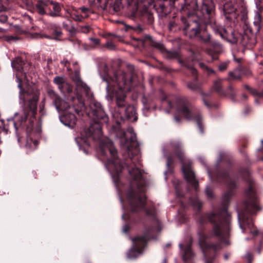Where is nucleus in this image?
I'll list each match as a JSON object with an SVG mask.
<instances>
[{
    "instance_id": "obj_13",
    "label": "nucleus",
    "mask_w": 263,
    "mask_h": 263,
    "mask_svg": "<svg viewBox=\"0 0 263 263\" xmlns=\"http://www.w3.org/2000/svg\"><path fill=\"white\" fill-rule=\"evenodd\" d=\"M214 6L212 2L209 0L203 1L201 7V11L203 14H212Z\"/></svg>"
},
{
    "instance_id": "obj_3",
    "label": "nucleus",
    "mask_w": 263,
    "mask_h": 263,
    "mask_svg": "<svg viewBox=\"0 0 263 263\" xmlns=\"http://www.w3.org/2000/svg\"><path fill=\"white\" fill-rule=\"evenodd\" d=\"M246 195L248 201L246 203L245 211L238 214V219L240 227L242 229V225L248 226L251 227V220H250L248 214H253L255 211L259 209L256 196L253 186L251 185L246 192Z\"/></svg>"
},
{
    "instance_id": "obj_29",
    "label": "nucleus",
    "mask_w": 263,
    "mask_h": 263,
    "mask_svg": "<svg viewBox=\"0 0 263 263\" xmlns=\"http://www.w3.org/2000/svg\"><path fill=\"white\" fill-rule=\"evenodd\" d=\"M261 17L258 11H256L254 15V24L259 30L260 27Z\"/></svg>"
},
{
    "instance_id": "obj_54",
    "label": "nucleus",
    "mask_w": 263,
    "mask_h": 263,
    "mask_svg": "<svg viewBox=\"0 0 263 263\" xmlns=\"http://www.w3.org/2000/svg\"><path fill=\"white\" fill-rule=\"evenodd\" d=\"M80 107L81 108V110H83V109L85 108L84 103L82 102V103H80Z\"/></svg>"
},
{
    "instance_id": "obj_11",
    "label": "nucleus",
    "mask_w": 263,
    "mask_h": 263,
    "mask_svg": "<svg viewBox=\"0 0 263 263\" xmlns=\"http://www.w3.org/2000/svg\"><path fill=\"white\" fill-rule=\"evenodd\" d=\"M199 243L203 251L207 248H213L217 250L221 248L220 245H208L206 242L207 236L203 233L199 232Z\"/></svg>"
},
{
    "instance_id": "obj_45",
    "label": "nucleus",
    "mask_w": 263,
    "mask_h": 263,
    "mask_svg": "<svg viewBox=\"0 0 263 263\" xmlns=\"http://www.w3.org/2000/svg\"><path fill=\"white\" fill-rule=\"evenodd\" d=\"M206 193L207 195L209 197H212V196H213L212 191L210 190V189L209 187L206 188Z\"/></svg>"
},
{
    "instance_id": "obj_37",
    "label": "nucleus",
    "mask_w": 263,
    "mask_h": 263,
    "mask_svg": "<svg viewBox=\"0 0 263 263\" xmlns=\"http://www.w3.org/2000/svg\"><path fill=\"white\" fill-rule=\"evenodd\" d=\"M187 86L190 89L192 90H196L198 88V86L197 84L192 82L189 83L187 85Z\"/></svg>"
},
{
    "instance_id": "obj_47",
    "label": "nucleus",
    "mask_w": 263,
    "mask_h": 263,
    "mask_svg": "<svg viewBox=\"0 0 263 263\" xmlns=\"http://www.w3.org/2000/svg\"><path fill=\"white\" fill-rule=\"evenodd\" d=\"M232 90H233V87L231 86H229L227 90V94L228 95L231 96L232 97H233L234 95L233 93H232V94L230 93V92L232 91Z\"/></svg>"
},
{
    "instance_id": "obj_21",
    "label": "nucleus",
    "mask_w": 263,
    "mask_h": 263,
    "mask_svg": "<svg viewBox=\"0 0 263 263\" xmlns=\"http://www.w3.org/2000/svg\"><path fill=\"white\" fill-rule=\"evenodd\" d=\"M197 37L199 41L202 43L208 44L211 42L210 34L206 31L200 32Z\"/></svg>"
},
{
    "instance_id": "obj_5",
    "label": "nucleus",
    "mask_w": 263,
    "mask_h": 263,
    "mask_svg": "<svg viewBox=\"0 0 263 263\" xmlns=\"http://www.w3.org/2000/svg\"><path fill=\"white\" fill-rule=\"evenodd\" d=\"M170 146L182 163V171L185 179L194 185L196 189L197 181L195 179L194 174L191 170L190 162L187 161V164L185 163V158L182 150L181 144L179 142H175L171 143Z\"/></svg>"
},
{
    "instance_id": "obj_30",
    "label": "nucleus",
    "mask_w": 263,
    "mask_h": 263,
    "mask_svg": "<svg viewBox=\"0 0 263 263\" xmlns=\"http://www.w3.org/2000/svg\"><path fill=\"white\" fill-rule=\"evenodd\" d=\"M231 4L229 3L224 5V9L228 11V13H232L237 11V8L235 5H233L232 8H231Z\"/></svg>"
},
{
    "instance_id": "obj_1",
    "label": "nucleus",
    "mask_w": 263,
    "mask_h": 263,
    "mask_svg": "<svg viewBox=\"0 0 263 263\" xmlns=\"http://www.w3.org/2000/svg\"><path fill=\"white\" fill-rule=\"evenodd\" d=\"M99 155L106 161L105 165L113 177H118L123 169V165L118 159L117 151L112 141L105 139L100 143Z\"/></svg>"
},
{
    "instance_id": "obj_17",
    "label": "nucleus",
    "mask_w": 263,
    "mask_h": 263,
    "mask_svg": "<svg viewBox=\"0 0 263 263\" xmlns=\"http://www.w3.org/2000/svg\"><path fill=\"white\" fill-rule=\"evenodd\" d=\"M48 6V2H44L43 0H40L36 5V8L39 14L43 15L46 13V8Z\"/></svg>"
},
{
    "instance_id": "obj_50",
    "label": "nucleus",
    "mask_w": 263,
    "mask_h": 263,
    "mask_svg": "<svg viewBox=\"0 0 263 263\" xmlns=\"http://www.w3.org/2000/svg\"><path fill=\"white\" fill-rule=\"evenodd\" d=\"M61 63L63 64L65 66H67V64H69V62L68 60H64L63 61L61 62Z\"/></svg>"
},
{
    "instance_id": "obj_19",
    "label": "nucleus",
    "mask_w": 263,
    "mask_h": 263,
    "mask_svg": "<svg viewBox=\"0 0 263 263\" xmlns=\"http://www.w3.org/2000/svg\"><path fill=\"white\" fill-rule=\"evenodd\" d=\"M74 80L77 82V85L78 87H82V88L85 91L88 92L89 88L87 86V85L85 83H83L81 80L79 74V70H76Z\"/></svg>"
},
{
    "instance_id": "obj_12",
    "label": "nucleus",
    "mask_w": 263,
    "mask_h": 263,
    "mask_svg": "<svg viewBox=\"0 0 263 263\" xmlns=\"http://www.w3.org/2000/svg\"><path fill=\"white\" fill-rule=\"evenodd\" d=\"M92 114L95 118L100 123H107L108 118L106 115L101 106H99L95 109H93Z\"/></svg>"
},
{
    "instance_id": "obj_52",
    "label": "nucleus",
    "mask_w": 263,
    "mask_h": 263,
    "mask_svg": "<svg viewBox=\"0 0 263 263\" xmlns=\"http://www.w3.org/2000/svg\"><path fill=\"white\" fill-rule=\"evenodd\" d=\"M163 103H166L169 106H170V107H172V104L170 101H165V100H164L163 101Z\"/></svg>"
},
{
    "instance_id": "obj_22",
    "label": "nucleus",
    "mask_w": 263,
    "mask_h": 263,
    "mask_svg": "<svg viewBox=\"0 0 263 263\" xmlns=\"http://www.w3.org/2000/svg\"><path fill=\"white\" fill-rule=\"evenodd\" d=\"M49 6L50 5H52V9L53 11L50 12L49 15L52 17H56L59 15V13L61 11V8L60 5L57 3L53 2L52 1L48 2Z\"/></svg>"
},
{
    "instance_id": "obj_8",
    "label": "nucleus",
    "mask_w": 263,
    "mask_h": 263,
    "mask_svg": "<svg viewBox=\"0 0 263 263\" xmlns=\"http://www.w3.org/2000/svg\"><path fill=\"white\" fill-rule=\"evenodd\" d=\"M133 240L134 247L129 251L127 254V257L129 259L135 258L141 253L142 250L146 245L147 239L146 236H143L136 237Z\"/></svg>"
},
{
    "instance_id": "obj_53",
    "label": "nucleus",
    "mask_w": 263,
    "mask_h": 263,
    "mask_svg": "<svg viewBox=\"0 0 263 263\" xmlns=\"http://www.w3.org/2000/svg\"><path fill=\"white\" fill-rule=\"evenodd\" d=\"M171 162H172L171 158V157H168V158H167V165L168 166L170 165Z\"/></svg>"
},
{
    "instance_id": "obj_23",
    "label": "nucleus",
    "mask_w": 263,
    "mask_h": 263,
    "mask_svg": "<svg viewBox=\"0 0 263 263\" xmlns=\"http://www.w3.org/2000/svg\"><path fill=\"white\" fill-rule=\"evenodd\" d=\"M12 66L17 71H21L23 68L24 62L21 58H17L11 63Z\"/></svg>"
},
{
    "instance_id": "obj_55",
    "label": "nucleus",
    "mask_w": 263,
    "mask_h": 263,
    "mask_svg": "<svg viewBox=\"0 0 263 263\" xmlns=\"http://www.w3.org/2000/svg\"><path fill=\"white\" fill-rule=\"evenodd\" d=\"M71 118H72V123L74 124L76 123V119L74 115H72Z\"/></svg>"
},
{
    "instance_id": "obj_27",
    "label": "nucleus",
    "mask_w": 263,
    "mask_h": 263,
    "mask_svg": "<svg viewBox=\"0 0 263 263\" xmlns=\"http://www.w3.org/2000/svg\"><path fill=\"white\" fill-rule=\"evenodd\" d=\"M193 256V254L191 250V245L189 244L184 250L183 254V259L184 261H186L188 259H191Z\"/></svg>"
},
{
    "instance_id": "obj_51",
    "label": "nucleus",
    "mask_w": 263,
    "mask_h": 263,
    "mask_svg": "<svg viewBox=\"0 0 263 263\" xmlns=\"http://www.w3.org/2000/svg\"><path fill=\"white\" fill-rule=\"evenodd\" d=\"M95 126L97 128V132H100V130H101V127H100L99 124H96V125Z\"/></svg>"
},
{
    "instance_id": "obj_46",
    "label": "nucleus",
    "mask_w": 263,
    "mask_h": 263,
    "mask_svg": "<svg viewBox=\"0 0 263 263\" xmlns=\"http://www.w3.org/2000/svg\"><path fill=\"white\" fill-rule=\"evenodd\" d=\"M101 0H89V2L91 4H99L101 3Z\"/></svg>"
},
{
    "instance_id": "obj_15",
    "label": "nucleus",
    "mask_w": 263,
    "mask_h": 263,
    "mask_svg": "<svg viewBox=\"0 0 263 263\" xmlns=\"http://www.w3.org/2000/svg\"><path fill=\"white\" fill-rule=\"evenodd\" d=\"M128 4L129 6H133L136 9L139 7L140 3H144V6H151L153 4V0H127Z\"/></svg>"
},
{
    "instance_id": "obj_41",
    "label": "nucleus",
    "mask_w": 263,
    "mask_h": 263,
    "mask_svg": "<svg viewBox=\"0 0 263 263\" xmlns=\"http://www.w3.org/2000/svg\"><path fill=\"white\" fill-rule=\"evenodd\" d=\"M227 66H228V64L227 63H223L220 64L219 65L218 67H219V69L220 70L222 71V70H225L227 68Z\"/></svg>"
},
{
    "instance_id": "obj_39",
    "label": "nucleus",
    "mask_w": 263,
    "mask_h": 263,
    "mask_svg": "<svg viewBox=\"0 0 263 263\" xmlns=\"http://www.w3.org/2000/svg\"><path fill=\"white\" fill-rule=\"evenodd\" d=\"M199 66L201 68H205L206 69V70L209 72V73H214V70H213L212 69H210V68H209L208 67H207L205 64L203 63H199Z\"/></svg>"
},
{
    "instance_id": "obj_10",
    "label": "nucleus",
    "mask_w": 263,
    "mask_h": 263,
    "mask_svg": "<svg viewBox=\"0 0 263 263\" xmlns=\"http://www.w3.org/2000/svg\"><path fill=\"white\" fill-rule=\"evenodd\" d=\"M27 132H30V134H28L26 139V143L25 144V147L28 149L29 152L32 150L35 149L38 145V141L36 139H33L32 136H36L37 137L39 135L40 130L37 132H34L30 131L29 127H27Z\"/></svg>"
},
{
    "instance_id": "obj_60",
    "label": "nucleus",
    "mask_w": 263,
    "mask_h": 263,
    "mask_svg": "<svg viewBox=\"0 0 263 263\" xmlns=\"http://www.w3.org/2000/svg\"><path fill=\"white\" fill-rule=\"evenodd\" d=\"M0 31L4 32H5V30L4 29L0 28Z\"/></svg>"
},
{
    "instance_id": "obj_61",
    "label": "nucleus",
    "mask_w": 263,
    "mask_h": 263,
    "mask_svg": "<svg viewBox=\"0 0 263 263\" xmlns=\"http://www.w3.org/2000/svg\"><path fill=\"white\" fill-rule=\"evenodd\" d=\"M204 103L206 106H209L208 103L205 100H204Z\"/></svg>"
},
{
    "instance_id": "obj_56",
    "label": "nucleus",
    "mask_w": 263,
    "mask_h": 263,
    "mask_svg": "<svg viewBox=\"0 0 263 263\" xmlns=\"http://www.w3.org/2000/svg\"><path fill=\"white\" fill-rule=\"evenodd\" d=\"M251 233H253V234L254 235H256L257 234V233H258V232L257 231L255 230V231H251Z\"/></svg>"
},
{
    "instance_id": "obj_58",
    "label": "nucleus",
    "mask_w": 263,
    "mask_h": 263,
    "mask_svg": "<svg viewBox=\"0 0 263 263\" xmlns=\"http://www.w3.org/2000/svg\"><path fill=\"white\" fill-rule=\"evenodd\" d=\"M175 120L177 122H179L180 121V119H179V118L178 117H175Z\"/></svg>"
},
{
    "instance_id": "obj_34",
    "label": "nucleus",
    "mask_w": 263,
    "mask_h": 263,
    "mask_svg": "<svg viewBox=\"0 0 263 263\" xmlns=\"http://www.w3.org/2000/svg\"><path fill=\"white\" fill-rule=\"evenodd\" d=\"M221 79H217L214 83V89L218 92H220L221 91Z\"/></svg>"
},
{
    "instance_id": "obj_4",
    "label": "nucleus",
    "mask_w": 263,
    "mask_h": 263,
    "mask_svg": "<svg viewBox=\"0 0 263 263\" xmlns=\"http://www.w3.org/2000/svg\"><path fill=\"white\" fill-rule=\"evenodd\" d=\"M124 78V76L117 77L116 79V84L114 85L107 82L106 90L108 92L112 91L115 95L117 104L120 107L125 105V93L130 89L128 83L125 81Z\"/></svg>"
},
{
    "instance_id": "obj_35",
    "label": "nucleus",
    "mask_w": 263,
    "mask_h": 263,
    "mask_svg": "<svg viewBox=\"0 0 263 263\" xmlns=\"http://www.w3.org/2000/svg\"><path fill=\"white\" fill-rule=\"evenodd\" d=\"M79 10L80 12V13L82 15H85V14H86L87 17H88L89 14L91 13V10L85 7H81L79 9Z\"/></svg>"
},
{
    "instance_id": "obj_48",
    "label": "nucleus",
    "mask_w": 263,
    "mask_h": 263,
    "mask_svg": "<svg viewBox=\"0 0 263 263\" xmlns=\"http://www.w3.org/2000/svg\"><path fill=\"white\" fill-rule=\"evenodd\" d=\"M90 40L93 42L95 45H98L100 43V41L98 39L91 38Z\"/></svg>"
},
{
    "instance_id": "obj_44",
    "label": "nucleus",
    "mask_w": 263,
    "mask_h": 263,
    "mask_svg": "<svg viewBox=\"0 0 263 263\" xmlns=\"http://www.w3.org/2000/svg\"><path fill=\"white\" fill-rule=\"evenodd\" d=\"M196 121L197 122V123L199 126V128L200 129L201 132H202V130L201 129V118L200 117H198L196 119Z\"/></svg>"
},
{
    "instance_id": "obj_2",
    "label": "nucleus",
    "mask_w": 263,
    "mask_h": 263,
    "mask_svg": "<svg viewBox=\"0 0 263 263\" xmlns=\"http://www.w3.org/2000/svg\"><path fill=\"white\" fill-rule=\"evenodd\" d=\"M208 218L214 223L212 235L218 237L224 246L229 245L230 242L228 238L231 230L230 215L224 210L219 214L211 213L208 216Z\"/></svg>"
},
{
    "instance_id": "obj_32",
    "label": "nucleus",
    "mask_w": 263,
    "mask_h": 263,
    "mask_svg": "<svg viewBox=\"0 0 263 263\" xmlns=\"http://www.w3.org/2000/svg\"><path fill=\"white\" fill-rule=\"evenodd\" d=\"M122 7L121 0H116L113 5V9L115 11L118 12L121 9Z\"/></svg>"
},
{
    "instance_id": "obj_6",
    "label": "nucleus",
    "mask_w": 263,
    "mask_h": 263,
    "mask_svg": "<svg viewBox=\"0 0 263 263\" xmlns=\"http://www.w3.org/2000/svg\"><path fill=\"white\" fill-rule=\"evenodd\" d=\"M22 91H20V99L24 101L26 99H28V102L27 106H26L25 110V117L22 118V122L25 120L27 117L29 115L34 117L36 113L37 108V102L39 99V97L36 95H34L31 99L28 98L29 95L28 92H24L23 96H22Z\"/></svg>"
},
{
    "instance_id": "obj_43",
    "label": "nucleus",
    "mask_w": 263,
    "mask_h": 263,
    "mask_svg": "<svg viewBox=\"0 0 263 263\" xmlns=\"http://www.w3.org/2000/svg\"><path fill=\"white\" fill-rule=\"evenodd\" d=\"M187 68L189 69V70L191 71V72L193 75H196L197 74V71L192 66H187Z\"/></svg>"
},
{
    "instance_id": "obj_59",
    "label": "nucleus",
    "mask_w": 263,
    "mask_h": 263,
    "mask_svg": "<svg viewBox=\"0 0 263 263\" xmlns=\"http://www.w3.org/2000/svg\"><path fill=\"white\" fill-rule=\"evenodd\" d=\"M179 247H180V248L181 249H182V248H183V245H182V244H181V243H180V244H179Z\"/></svg>"
},
{
    "instance_id": "obj_63",
    "label": "nucleus",
    "mask_w": 263,
    "mask_h": 263,
    "mask_svg": "<svg viewBox=\"0 0 263 263\" xmlns=\"http://www.w3.org/2000/svg\"><path fill=\"white\" fill-rule=\"evenodd\" d=\"M178 62L180 63H182V61L180 60V59L178 60Z\"/></svg>"
},
{
    "instance_id": "obj_28",
    "label": "nucleus",
    "mask_w": 263,
    "mask_h": 263,
    "mask_svg": "<svg viewBox=\"0 0 263 263\" xmlns=\"http://www.w3.org/2000/svg\"><path fill=\"white\" fill-rule=\"evenodd\" d=\"M49 27L52 30L53 34L56 37H58L61 35L62 31L61 29L58 27V26L54 24H51L49 25Z\"/></svg>"
},
{
    "instance_id": "obj_31",
    "label": "nucleus",
    "mask_w": 263,
    "mask_h": 263,
    "mask_svg": "<svg viewBox=\"0 0 263 263\" xmlns=\"http://www.w3.org/2000/svg\"><path fill=\"white\" fill-rule=\"evenodd\" d=\"M63 27L68 31L73 32L74 28L72 26L70 21H67L63 23Z\"/></svg>"
},
{
    "instance_id": "obj_20",
    "label": "nucleus",
    "mask_w": 263,
    "mask_h": 263,
    "mask_svg": "<svg viewBox=\"0 0 263 263\" xmlns=\"http://www.w3.org/2000/svg\"><path fill=\"white\" fill-rule=\"evenodd\" d=\"M184 30L185 31L186 35H187L190 38H193L196 36L197 37L198 34L200 32L198 26L191 29H190L189 27L186 26L185 27Z\"/></svg>"
},
{
    "instance_id": "obj_49",
    "label": "nucleus",
    "mask_w": 263,
    "mask_h": 263,
    "mask_svg": "<svg viewBox=\"0 0 263 263\" xmlns=\"http://www.w3.org/2000/svg\"><path fill=\"white\" fill-rule=\"evenodd\" d=\"M171 57L175 58H179V55L177 52H174L172 54Z\"/></svg>"
},
{
    "instance_id": "obj_33",
    "label": "nucleus",
    "mask_w": 263,
    "mask_h": 263,
    "mask_svg": "<svg viewBox=\"0 0 263 263\" xmlns=\"http://www.w3.org/2000/svg\"><path fill=\"white\" fill-rule=\"evenodd\" d=\"M91 29V28L89 25L81 26L79 28V31L84 33H88L90 31Z\"/></svg>"
},
{
    "instance_id": "obj_62",
    "label": "nucleus",
    "mask_w": 263,
    "mask_h": 263,
    "mask_svg": "<svg viewBox=\"0 0 263 263\" xmlns=\"http://www.w3.org/2000/svg\"><path fill=\"white\" fill-rule=\"evenodd\" d=\"M18 87L21 89H22V86H21V83H19L18 84Z\"/></svg>"
},
{
    "instance_id": "obj_16",
    "label": "nucleus",
    "mask_w": 263,
    "mask_h": 263,
    "mask_svg": "<svg viewBox=\"0 0 263 263\" xmlns=\"http://www.w3.org/2000/svg\"><path fill=\"white\" fill-rule=\"evenodd\" d=\"M93 128V126L91 125L87 130L82 131L81 134V137L76 138L77 142L79 143L80 140H82L84 142H86V139L92 135L93 132L92 130Z\"/></svg>"
},
{
    "instance_id": "obj_36",
    "label": "nucleus",
    "mask_w": 263,
    "mask_h": 263,
    "mask_svg": "<svg viewBox=\"0 0 263 263\" xmlns=\"http://www.w3.org/2000/svg\"><path fill=\"white\" fill-rule=\"evenodd\" d=\"M53 81L56 84L60 85L65 82V79L62 77H56Z\"/></svg>"
},
{
    "instance_id": "obj_40",
    "label": "nucleus",
    "mask_w": 263,
    "mask_h": 263,
    "mask_svg": "<svg viewBox=\"0 0 263 263\" xmlns=\"http://www.w3.org/2000/svg\"><path fill=\"white\" fill-rule=\"evenodd\" d=\"M106 47L109 50H113L115 48V45L111 42L106 43Z\"/></svg>"
},
{
    "instance_id": "obj_18",
    "label": "nucleus",
    "mask_w": 263,
    "mask_h": 263,
    "mask_svg": "<svg viewBox=\"0 0 263 263\" xmlns=\"http://www.w3.org/2000/svg\"><path fill=\"white\" fill-rule=\"evenodd\" d=\"M178 112L186 119H191L192 118L191 112L185 104L180 105L178 109Z\"/></svg>"
},
{
    "instance_id": "obj_25",
    "label": "nucleus",
    "mask_w": 263,
    "mask_h": 263,
    "mask_svg": "<svg viewBox=\"0 0 263 263\" xmlns=\"http://www.w3.org/2000/svg\"><path fill=\"white\" fill-rule=\"evenodd\" d=\"M129 174L134 180H140L141 177V173L140 170L137 168H133L128 171Z\"/></svg>"
},
{
    "instance_id": "obj_26",
    "label": "nucleus",
    "mask_w": 263,
    "mask_h": 263,
    "mask_svg": "<svg viewBox=\"0 0 263 263\" xmlns=\"http://www.w3.org/2000/svg\"><path fill=\"white\" fill-rule=\"evenodd\" d=\"M215 33L219 34L222 38H227L228 33L225 28L222 26H216L213 28Z\"/></svg>"
},
{
    "instance_id": "obj_38",
    "label": "nucleus",
    "mask_w": 263,
    "mask_h": 263,
    "mask_svg": "<svg viewBox=\"0 0 263 263\" xmlns=\"http://www.w3.org/2000/svg\"><path fill=\"white\" fill-rule=\"evenodd\" d=\"M153 46L154 47H155L156 48L159 49L161 51H163L164 50V46L160 43H154L153 44Z\"/></svg>"
},
{
    "instance_id": "obj_57",
    "label": "nucleus",
    "mask_w": 263,
    "mask_h": 263,
    "mask_svg": "<svg viewBox=\"0 0 263 263\" xmlns=\"http://www.w3.org/2000/svg\"><path fill=\"white\" fill-rule=\"evenodd\" d=\"M246 257H247L249 259H250L251 258V257H252V256H251V255L250 254H249V253H248V254H247L246 255Z\"/></svg>"
},
{
    "instance_id": "obj_14",
    "label": "nucleus",
    "mask_w": 263,
    "mask_h": 263,
    "mask_svg": "<svg viewBox=\"0 0 263 263\" xmlns=\"http://www.w3.org/2000/svg\"><path fill=\"white\" fill-rule=\"evenodd\" d=\"M125 115L127 119H130L133 121H136L137 117L136 116V110L134 106L132 105L128 106L125 110Z\"/></svg>"
},
{
    "instance_id": "obj_42",
    "label": "nucleus",
    "mask_w": 263,
    "mask_h": 263,
    "mask_svg": "<svg viewBox=\"0 0 263 263\" xmlns=\"http://www.w3.org/2000/svg\"><path fill=\"white\" fill-rule=\"evenodd\" d=\"M8 17L6 15L2 14L0 15V22L5 23L7 21Z\"/></svg>"
},
{
    "instance_id": "obj_64",
    "label": "nucleus",
    "mask_w": 263,
    "mask_h": 263,
    "mask_svg": "<svg viewBox=\"0 0 263 263\" xmlns=\"http://www.w3.org/2000/svg\"><path fill=\"white\" fill-rule=\"evenodd\" d=\"M224 257H225L226 259H228V256L227 255H225Z\"/></svg>"
},
{
    "instance_id": "obj_24",
    "label": "nucleus",
    "mask_w": 263,
    "mask_h": 263,
    "mask_svg": "<svg viewBox=\"0 0 263 263\" xmlns=\"http://www.w3.org/2000/svg\"><path fill=\"white\" fill-rule=\"evenodd\" d=\"M71 18L77 22H82L85 18H87V15L86 14L85 15H82L80 13L79 9L76 11H73L71 13Z\"/></svg>"
},
{
    "instance_id": "obj_7",
    "label": "nucleus",
    "mask_w": 263,
    "mask_h": 263,
    "mask_svg": "<svg viewBox=\"0 0 263 263\" xmlns=\"http://www.w3.org/2000/svg\"><path fill=\"white\" fill-rule=\"evenodd\" d=\"M128 198L134 211H138L144 208L145 197L143 193H135L133 191L128 194Z\"/></svg>"
},
{
    "instance_id": "obj_9",
    "label": "nucleus",
    "mask_w": 263,
    "mask_h": 263,
    "mask_svg": "<svg viewBox=\"0 0 263 263\" xmlns=\"http://www.w3.org/2000/svg\"><path fill=\"white\" fill-rule=\"evenodd\" d=\"M48 95L52 100L56 109L58 110H65L69 108V105L64 101L62 100L54 91L50 90L48 91Z\"/></svg>"
}]
</instances>
